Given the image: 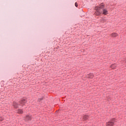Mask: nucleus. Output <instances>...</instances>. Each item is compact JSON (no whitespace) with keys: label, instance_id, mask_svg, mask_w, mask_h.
Returning a JSON list of instances; mask_svg holds the SVG:
<instances>
[{"label":"nucleus","instance_id":"9d476101","mask_svg":"<svg viewBox=\"0 0 126 126\" xmlns=\"http://www.w3.org/2000/svg\"><path fill=\"white\" fill-rule=\"evenodd\" d=\"M18 114H23V111L21 109L18 110L17 111Z\"/></svg>","mask_w":126,"mask_h":126},{"label":"nucleus","instance_id":"f8f14e48","mask_svg":"<svg viewBox=\"0 0 126 126\" xmlns=\"http://www.w3.org/2000/svg\"><path fill=\"white\" fill-rule=\"evenodd\" d=\"M75 6H76V7H77L78 6V5L77 4V2H76L75 3Z\"/></svg>","mask_w":126,"mask_h":126},{"label":"nucleus","instance_id":"6e6552de","mask_svg":"<svg viewBox=\"0 0 126 126\" xmlns=\"http://www.w3.org/2000/svg\"><path fill=\"white\" fill-rule=\"evenodd\" d=\"M13 106L14 108H18V107H19V105H18L16 102H14Z\"/></svg>","mask_w":126,"mask_h":126},{"label":"nucleus","instance_id":"0eeeda50","mask_svg":"<svg viewBox=\"0 0 126 126\" xmlns=\"http://www.w3.org/2000/svg\"><path fill=\"white\" fill-rule=\"evenodd\" d=\"M111 37H113V38H116L118 36V34L117 33H113L111 34Z\"/></svg>","mask_w":126,"mask_h":126},{"label":"nucleus","instance_id":"423d86ee","mask_svg":"<svg viewBox=\"0 0 126 126\" xmlns=\"http://www.w3.org/2000/svg\"><path fill=\"white\" fill-rule=\"evenodd\" d=\"M31 115H27L26 116V121H30L31 120Z\"/></svg>","mask_w":126,"mask_h":126},{"label":"nucleus","instance_id":"7ed1b4c3","mask_svg":"<svg viewBox=\"0 0 126 126\" xmlns=\"http://www.w3.org/2000/svg\"><path fill=\"white\" fill-rule=\"evenodd\" d=\"M26 103H27V100L24 99L20 102V104L21 106H23L24 105H26Z\"/></svg>","mask_w":126,"mask_h":126},{"label":"nucleus","instance_id":"ddd939ff","mask_svg":"<svg viewBox=\"0 0 126 126\" xmlns=\"http://www.w3.org/2000/svg\"><path fill=\"white\" fill-rule=\"evenodd\" d=\"M0 121L1 122L2 121H3V118L2 117H0Z\"/></svg>","mask_w":126,"mask_h":126},{"label":"nucleus","instance_id":"9b49d317","mask_svg":"<svg viewBox=\"0 0 126 126\" xmlns=\"http://www.w3.org/2000/svg\"><path fill=\"white\" fill-rule=\"evenodd\" d=\"M87 119H88V116L87 115H84L83 117V119L85 121V120H87Z\"/></svg>","mask_w":126,"mask_h":126},{"label":"nucleus","instance_id":"1a4fd4ad","mask_svg":"<svg viewBox=\"0 0 126 126\" xmlns=\"http://www.w3.org/2000/svg\"><path fill=\"white\" fill-rule=\"evenodd\" d=\"M111 68L115 69L116 67H117V65L116 64H113L111 65Z\"/></svg>","mask_w":126,"mask_h":126},{"label":"nucleus","instance_id":"f03ea898","mask_svg":"<svg viewBox=\"0 0 126 126\" xmlns=\"http://www.w3.org/2000/svg\"><path fill=\"white\" fill-rule=\"evenodd\" d=\"M109 13L108 10L106 8L103 9L102 11H100V15L102 14L103 15H107Z\"/></svg>","mask_w":126,"mask_h":126},{"label":"nucleus","instance_id":"20e7f679","mask_svg":"<svg viewBox=\"0 0 126 126\" xmlns=\"http://www.w3.org/2000/svg\"><path fill=\"white\" fill-rule=\"evenodd\" d=\"M93 77H94L93 74H92V73H90V74H87V75H86V77H87V78H91V79H92V78H93Z\"/></svg>","mask_w":126,"mask_h":126},{"label":"nucleus","instance_id":"f257e3e1","mask_svg":"<svg viewBox=\"0 0 126 126\" xmlns=\"http://www.w3.org/2000/svg\"><path fill=\"white\" fill-rule=\"evenodd\" d=\"M105 7V4L104 3H101L99 5V6H95L94 7V10H96L95 14L96 15H101V11L100 9H104Z\"/></svg>","mask_w":126,"mask_h":126},{"label":"nucleus","instance_id":"39448f33","mask_svg":"<svg viewBox=\"0 0 126 126\" xmlns=\"http://www.w3.org/2000/svg\"><path fill=\"white\" fill-rule=\"evenodd\" d=\"M107 126H114V123L112 122H109L106 123Z\"/></svg>","mask_w":126,"mask_h":126}]
</instances>
